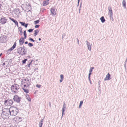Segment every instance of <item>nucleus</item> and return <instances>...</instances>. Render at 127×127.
Returning <instances> with one entry per match:
<instances>
[{
    "mask_svg": "<svg viewBox=\"0 0 127 127\" xmlns=\"http://www.w3.org/2000/svg\"><path fill=\"white\" fill-rule=\"evenodd\" d=\"M9 18L10 20L12 21L15 23V25L17 24V23H18L17 21L14 19L12 18L9 17Z\"/></svg>",
    "mask_w": 127,
    "mask_h": 127,
    "instance_id": "nucleus-16",
    "label": "nucleus"
},
{
    "mask_svg": "<svg viewBox=\"0 0 127 127\" xmlns=\"http://www.w3.org/2000/svg\"><path fill=\"white\" fill-rule=\"evenodd\" d=\"M40 26V25H36L35 26V28H38Z\"/></svg>",
    "mask_w": 127,
    "mask_h": 127,
    "instance_id": "nucleus-40",
    "label": "nucleus"
},
{
    "mask_svg": "<svg viewBox=\"0 0 127 127\" xmlns=\"http://www.w3.org/2000/svg\"><path fill=\"white\" fill-rule=\"evenodd\" d=\"M38 40H39V41H40L41 40V39L40 38H38Z\"/></svg>",
    "mask_w": 127,
    "mask_h": 127,
    "instance_id": "nucleus-60",
    "label": "nucleus"
},
{
    "mask_svg": "<svg viewBox=\"0 0 127 127\" xmlns=\"http://www.w3.org/2000/svg\"><path fill=\"white\" fill-rule=\"evenodd\" d=\"M7 63V61L5 62V63H3V64H2V66H4V65H5V64L6 63Z\"/></svg>",
    "mask_w": 127,
    "mask_h": 127,
    "instance_id": "nucleus-43",
    "label": "nucleus"
},
{
    "mask_svg": "<svg viewBox=\"0 0 127 127\" xmlns=\"http://www.w3.org/2000/svg\"><path fill=\"white\" fill-rule=\"evenodd\" d=\"M28 45L29 47H31L33 46V44L32 43H28Z\"/></svg>",
    "mask_w": 127,
    "mask_h": 127,
    "instance_id": "nucleus-31",
    "label": "nucleus"
},
{
    "mask_svg": "<svg viewBox=\"0 0 127 127\" xmlns=\"http://www.w3.org/2000/svg\"><path fill=\"white\" fill-rule=\"evenodd\" d=\"M49 3L48 1V0H44L43 3V6H45L48 5Z\"/></svg>",
    "mask_w": 127,
    "mask_h": 127,
    "instance_id": "nucleus-18",
    "label": "nucleus"
},
{
    "mask_svg": "<svg viewBox=\"0 0 127 127\" xmlns=\"http://www.w3.org/2000/svg\"><path fill=\"white\" fill-rule=\"evenodd\" d=\"M100 20L101 22L102 23H104L105 21V20L104 19V17L103 16H102L100 18Z\"/></svg>",
    "mask_w": 127,
    "mask_h": 127,
    "instance_id": "nucleus-19",
    "label": "nucleus"
},
{
    "mask_svg": "<svg viewBox=\"0 0 127 127\" xmlns=\"http://www.w3.org/2000/svg\"><path fill=\"white\" fill-rule=\"evenodd\" d=\"M25 43L26 44H27L28 43V42L27 41H26L25 42Z\"/></svg>",
    "mask_w": 127,
    "mask_h": 127,
    "instance_id": "nucleus-48",
    "label": "nucleus"
},
{
    "mask_svg": "<svg viewBox=\"0 0 127 127\" xmlns=\"http://www.w3.org/2000/svg\"><path fill=\"white\" fill-rule=\"evenodd\" d=\"M55 10V8H52L50 10V11L51 14L53 15H55L56 14V13L54 12Z\"/></svg>",
    "mask_w": 127,
    "mask_h": 127,
    "instance_id": "nucleus-14",
    "label": "nucleus"
},
{
    "mask_svg": "<svg viewBox=\"0 0 127 127\" xmlns=\"http://www.w3.org/2000/svg\"><path fill=\"white\" fill-rule=\"evenodd\" d=\"M108 10L109 11V12H112L111 7L110 6H109L108 7Z\"/></svg>",
    "mask_w": 127,
    "mask_h": 127,
    "instance_id": "nucleus-26",
    "label": "nucleus"
},
{
    "mask_svg": "<svg viewBox=\"0 0 127 127\" xmlns=\"http://www.w3.org/2000/svg\"><path fill=\"white\" fill-rule=\"evenodd\" d=\"M16 25L17 26V27H18L19 26H18V23H17V24H16Z\"/></svg>",
    "mask_w": 127,
    "mask_h": 127,
    "instance_id": "nucleus-51",
    "label": "nucleus"
},
{
    "mask_svg": "<svg viewBox=\"0 0 127 127\" xmlns=\"http://www.w3.org/2000/svg\"><path fill=\"white\" fill-rule=\"evenodd\" d=\"M14 126H13V127H16V126L15 125H14Z\"/></svg>",
    "mask_w": 127,
    "mask_h": 127,
    "instance_id": "nucleus-63",
    "label": "nucleus"
},
{
    "mask_svg": "<svg viewBox=\"0 0 127 127\" xmlns=\"http://www.w3.org/2000/svg\"><path fill=\"white\" fill-rule=\"evenodd\" d=\"M81 9V8H79V13H80V10Z\"/></svg>",
    "mask_w": 127,
    "mask_h": 127,
    "instance_id": "nucleus-50",
    "label": "nucleus"
},
{
    "mask_svg": "<svg viewBox=\"0 0 127 127\" xmlns=\"http://www.w3.org/2000/svg\"><path fill=\"white\" fill-rule=\"evenodd\" d=\"M81 106L82 105H80L79 104V108H80Z\"/></svg>",
    "mask_w": 127,
    "mask_h": 127,
    "instance_id": "nucleus-56",
    "label": "nucleus"
},
{
    "mask_svg": "<svg viewBox=\"0 0 127 127\" xmlns=\"http://www.w3.org/2000/svg\"><path fill=\"white\" fill-rule=\"evenodd\" d=\"M19 86L17 84L12 85L11 87L12 92L15 93H18V90L19 89Z\"/></svg>",
    "mask_w": 127,
    "mask_h": 127,
    "instance_id": "nucleus-2",
    "label": "nucleus"
},
{
    "mask_svg": "<svg viewBox=\"0 0 127 127\" xmlns=\"http://www.w3.org/2000/svg\"><path fill=\"white\" fill-rule=\"evenodd\" d=\"M26 5L28 7V8L29 9H30L31 8V6L30 3H27Z\"/></svg>",
    "mask_w": 127,
    "mask_h": 127,
    "instance_id": "nucleus-22",
    "label": "nucleus"
},
{
    "mask_svg": "<svg viewBox=\"0 0 127 127\" xmlns=\"http://www.w3.org/2000/svg\"><path fill=\"white\" fill-rule=\"evenodd\" d=\"M23 33H24V38H26L27 37V33H26V31L25 30L24 31Z\"/></svg>",
    "mask_w": 127,
    "mask_h": 127,
    "instance_id": "nucleus-25",
    "label": "nucleus"
},
{
    "mask_svg": "<svg viewBox=\"0 0 127 127\" xmlns=\"http://www.w3.org/2000/svg\"><path fill=\"white\" fill-rule=\"evenodd\" d=\"M94 68V67H91L90 68L89 70V72H92L93 69Z\"/></svg>",
    "mask_w": 127,
    "mask_h": 127,
    "instance_id": "nucleus-35",
    "label": "nucleus"
},
{
    "mask_svg": "<svg viewBox=\"0 0 127 127\" xmlns=\"http://www.w3.org/2000/svg\"><path fill=\"white\" fill-rule=\"evenodd\" d=\"M23 91L24 92L26 93H28L29 92V90L27 89H26L23 88Z\"/></svg>",
    "mask_w": 127,
    "mask_h": 127,
    "instance_id": "nucleus-24",
    "label": "nucleus"
},
{
    "mask_svg": "<svg viewBox=\"0 0 127 127\" xmlns=\"http://www.w3.org/2000/svg\"><path fill=\"white\" fill-rule=\"evenodd\" d=\"M89 79V81L90 82V83L91 84V80L90 78V79Z\"/></svg>",
    "mask_w": 127,
    "mask_h": 127,
    "instance_id": "nucleus-49",
    "label": "nucleus"
},
{
    "mask_svg": "<svg viewBox=\"0 0 127 127\" xmlns=\"http://www.w3.org/2000/svg\"><path fill=\"white\" fill-rule=\"evenodd\" d=\"M24 87H27V85H24Z\"/></svg>",
    "mask_w": 127,
    "mask_h": 127,
    "instance_id": "nucleus-54",
    "label": "nucleus"
},
{
    "mask_svg": "<svg viewBox=\"0 0 127 127\" xmlns=\"http://www.w3.org/2000/svg\"><path fill=\"white\" fill-rule=\"evenodd\" d=\"M83 103V101H81L80 102L79 104L80 105H82Z\"/></svg>",
    "mask_w": 127,
    "mask_h": 127,
    "instance_id": "nucleus-42",
    "label": "nucleus"
},
{
    "mask_svg": "<svg viewBox=\"0 0 127 127\" xmlns=\"http://www.w3.org/2000/svg\"><path fill=\"white\" fill-rule=\"evenodd\" d=\"M26 38H24V37H21L20 39L19 40V44L20 45H22L24 42V39Z\"/></svg>",
    "mask_w": 127,
    "mask_h": 127,
    "instance_id": "nucleus-13",
    "label": "nucleus"
},
{
    "mask_svg": "<svg viewBox=\"0 0 127 127\" xmlns=\"http://www.w3.org/2000/svg\"><path fill=\"white\" fill-rule=\"evenodd\" d=\"M77 40L78 44V45H79V40L78 39V38H77Z\"/></svg>",
    "mask_w": 127,
    "mask_h": 127,
    "instance_id": "nucleus-47",
    "label": "nucleus"
},
{
    "mask_svg": "<svg viewBox=\"0 0 127 127\" xmlns=\"http://www.w3.org/2000/svg\"><path fill=\"white\" fill-rule=\"evenodd\" d=\"M45 117L43 118L41 120L39 121V127H42L43 124V120L44 119Z\"/></svg>",
    "mask_w": 127,
    "mask_h": 127,
    "instance_id": "nucleus-15",
    "label": "nucleus"
},
{
    "mask_svg": "<svg viewBox=\"0 0 127 127\" xmlns=\"http://www.w3.org/2000/svg\"><path fill=\"white\" fill-rule=\"evenodd\" d=\"M32 61L33 60H32L31 61L30 63L28 64L27 65V66L28 67H30L31 64L32 62Z\"/></svg>",
    "mask_w": 127,
    "mask_h": 127,
    "instance_id": "nucleus-32",
    "label": "nucleus"
},
{
    "mask_svg": "<svg viewBox=\"0 0 127 127\" xmlns=\"http://www.w3.org/2000/svg\"><path fill=\"white\" fill-rule=\"evenodd\" d=\"M92 72H89V74L88 75V79H90V78L91 75L92 74Z\"/></svg>",
    "mask_w": 127,
    "mask_h": 127,
    "instance_id": "nucleus-37",
    "label": "nucleus"
},
{
    "mask_svg": "<svg viewBox=\"0 0 127 127\" xmlns=\"http://www.w3.org/2000/svg\"><path fill=\"white\" fill-rule=\"evenodd\" d=\"M7 20L5 17H4L3 18H1L0 19V23L2 24H4L6 22V21Z\"/></svg>",
    "mask_w": 127,
    "mask_h": 127,
    "instance_id": "nucleus-9",
    "label": "nucleus"
},
{
    "mask_svg": "<svg viewBox=\"0 0 127 127\" xmlns=\"http://www.w3.org/2000/svg\"><path fill=\"white\" fill-rule=\"evenodd\" d=\"M27 99L29 101H31V99L30 97H29V98H27Z\"/></svg>",
    "mask_w": 127,
    "mask_h": 127,
    "instance_id": "nucleus-45",
    "label": "nucleus"
},
{
    "mask_svg": "<svg viewBox=\"0 0 127 127\" xmlns=\"http://www.w3.org/2000/svg\"><path fill=\"white\" fill-rule=\"evenodd\" d=\"M66 105L65 104V103L64 102V104L63 106V107L62 108V116L61 117V118H62L63 115H64V112L65 111V109H66Z\"/></svg>",
    "mask_w": 127,
    "mask_h": 127,
    "instance_id": "nucleus-11",
    "label": "nucleus"
},
{
    "mask_svg": "<svg viewBox=\"0 0 127 127\" xmlns=\"http://www.w3.org/2000/svg\"><path fill=\"white\" fill-rule=\"evenodd\" d=\"M20 32V33H21V35L23 33V32H22V31H21V32Z\"/></svg>",
    "mask_w": 127,
    "mask_h": 127,
    "instance_id": "nucleus-53",
    "label": "nucleus"
},
{
    "mask_svg": "<svg viewBox=\"0 0 127 127\" xmlns=\"http://www.w3.org/2000/svg\"><path fill=\"white\" fill-rule=\"evenodd\" d=\"M85 42L86 43V44L87 45V47L88 50L89 51H91V48L92 44H90V43L87 40Z\"/></svg>",
    "mask_w": 127,
    "mask_h": 127,
    "instance_id": "nucleus-10",
    "label": "nucleus"
},
{
    "mask_svg": "<svg viewBox=\"0 0 127 127\" xmlns=\"http://www.w3.org/2000/svg\"><path fill=\"white\" fill-rule=\"evenodd\" d=\"M28 25V23L25 24V25L24 26L26 28L27 27Z\"/></svg>",
    "mask_w": 127,
    "mask_h": 127,
    "instance_id": "nucleus-41",
    "label": "nucleus"
},
{
    "mask_svg": "<svg viewBox=\"0 0 127 127\" xmlns=\"http://www.w3.org/2000/svg\"><path fill=\"white\" fill-rule=\"evenodd\" d=\"M81 6H82V2H81L80 3V6L79 8L81 9Z\"/></svg>",
    "mask_w": 127,
    "mask_h": 127,
    "instance_id": "nucleus-46",
    "label": "nucleus"
},
{
    "mask_svg": "<svg viewBox=\"0 0 127 127\" xmlns=\"http://www.w3.org/2000/svg\"><path fill=\"white\" fill-rule=\"evenodd\" d=\"M27 80L28 82L27 83V87H28L30 84V80L28 79H27Z\"/></svg>",
    "mask_w": 127,
    "mask_h": 127,
    "instance_id": "nucleus-34",
    "label": "nucleus"
},
{
    "mask_svg": "<svg viewBox=\"0 0 127 127\" xmlns=\"http://www.w3.org/2000/svg\"><path fill=\"white\" fill-rule=\"evenodd\" d=\"M80 1V0H78V4L77 5V6H78L79 5Z\"/></svg>",
    "mask_w": 127,
    "mask_h": 127,
    "instance_id": "nucleus-44",
    "label": "nucleus"
},
{
    "mask_svg": "<svg viewBox=\"0 0 127 127\" xmlns=\"http://www.w3.org/2000/svg\"><path fill=\"white\" fill-rule=\"evenodd\" d=\"M4 104L6 105L11 106L13 103V101L12 99H8L4 101Z\"/></svg>",
    "mask_w": 127,
    "mask_h": 127,
    "instance_id": "nucleus-5",
    "label": "nucleus"
},
{
    "mask_svg": "<svg viewBox=\"0 0 127 127\" xmlns=\"http://www.w3.org/2000/svg\"><path fill=\"white\" fill-rule=\"evenodd\" d=\"M19 31L20 32L22 31V28L21 27H19L18 28Z\"/></svg>",
    "mask_w": 127,
    "mask_h": 127,
    "instance_id": "nucleus-39",
    "label": "nucleus"
},
{
    "mask_svg": "<svg viewBox=\"0 0 127 127\" xmlns=\"http://www.w3.org/2000/svg\"><path fill=\"white\" fill-rule=\"evenodd\" d=\"M19 23L21 24V25L23 26H24L25 25V22H24L21 21H20L19 22Z\"/></svg>",
    "mask_w": 127,
    "mask_h": 127,
    "instance_id": "nucleus-29",
    "label": "nucleus"
},
{
    "mask_svg": "<svg viewBox=\"0 0 127 127\" xmlns=\"http://www.w3.org/2000/svg\"><path fill=\"white\" fill-rule=\"evenodd\" d=\"M34 36H35L39 32V31L37 29L34 31Z\"/></svg>",
    "mask_w": 127,
    "mask_h": 127,
    "instance_id": "nucleus-20",
    "label": "nucleus"
},
{
    "mask_svg": "<svg viewBox=\"0 0 127 127\" xmlns=\"http://www.w3.org/2000/svg\"><path fill=\"white\" fill-rule=\"evenodd\" d=\"M111 75L108 73L106 75V77L104 79V81L110 80L111 78L110 77Z\"/></svg>",
    "mask_w": 127,
    "mask_h": 127,
    "instance_id": "nucleus-12",
    "label": "nucleus"
},
{
    "mask_svg": "<svg viewBox=\"0 0 127 127\" xmlns=\"http://www.w3.org/2000/svg\"><path fill=\"white\" fill-rule=\"evenodd\" d=\"M33 29H31L28 30V31L30 33L32 32Z\"/></svg>",
    "mask_w": 127,
    "mask_h": 127,
    "instance_id": "nucleus-33",
    "label": "nucleus"
},
{
    "mask_svg": "<svg viewBox=\"0 0 127 127\" xmlns=\"http://www.w3.org/2000/svg\"><path fill=\"white\" fill-rule=\"evenodd\" d=\"M10 115L15 116L19 112L18 109L16 107H10Z\"/></svg>",
    "mask_w": 127,
    "mask_h": 127,
    "instance_id": "nucleus-3",
    "label": "nucleus"
},
{
    "mask_svg": "<svg viewBox=\"0 0 127 127\" xmlns=\"http://www.w3.org/2000/svg\"><path fill=\"white\" fill-rule=\"evenodd\" d=\"M2 113L1 115L2 116L3 115L7 116L8 117L9 115H10V108H4L2 110Z\"/></svg>",
    "mask_w": 127,
    "mask_h": 127,
    "instance_id": "nucleus-4",
    "label": "nucleus"
},
{
    "mask_svg": "<svg viewBox=\"0 0 127 127\" xmlns=\"http://www.w3.org/2000/svg\"><path fill=\"white\" fill-rule=\"evenodd\" d=\"M18 53L22 55H24L27 54V49L24 46L18 48Z\"/></svg>",
    "mask_w": 127,
    "mask_h": 127,
    "instance_id": "nucleus-1",
    "label": "nucleus"
},
{
    "mask_svg": "<svg viewBox=\"0 0 127 127\" xmlns=\"http://www.w3.org/2000/svg\"><path fill=\"white\" fill-rule=\"evenodd\" d=\"M28 57H29V58H31V56H28Z\"/></svg>",
    "mask_w": 127,
    "mask_h": 127,
    "instance_id": "nucleus-61",
    "label": "nucleus"
},
{
    "mask_svg": "<svg viewBox=\"0 0 127 127\" xmlns=\"http://www.w3.org/2000/svg\"><path fill=\"white\" fill-rule=\"evenodd\" d=\"M38 69V68H36L35 69H34V70H37Z\"/></svg>",
    "mask_w": 127,
    "mask_h": 127,
    "instance_id": "nucleus-57",
    "label": "nucleus"
},
{
    "mask_svg": "<svg viewBox=\"0 0 127 127\" xmlns=\"http://www.w3.org/2000/svg\"><path fill=\"white\" fill-rule=\"evenodd\" d=\"M126 64H125L124 67H125V68H126Z\"/></svg>",
    "mask_w": 127,
    "mask_h": 127,
    "instance_id": "nucleus-55",
    "label": "nucleus"
},
{
    "mask_svg": "<svg viewBox=\"0 0 127 127\" xmlns=\"http://www.w3.org/2000/svg\"><path fill=\"white\" fill-rule=\"evenodd\" d=\"M101 81L100 80H99L98 82V85H99V87L98 88V89L99 90H100L99 89V88H100V84Z\"/></svg>",
    "mask_w": 127,
    "mask_h": 127,
    "instance_id": "nucleus-36",
    "label": "nucleus"
},
{
    "mask_svg": "<svg viewBox=\"0 0 127 127\" xmlns=\"http://www.w3.org/2000/svg\"><path fill=\"white\" fill-rule=\"evenodd\" d=\"M65 35H63V36H62V39H63L64 37V36Z\"/></svg>",
    "mask_w": 127,
    "mask_h": 127,
    "instance_id": "nucleus-62",
    "label": "nucleus"
},
{
    "mask_svg": "<svg viewBox=\"0 0 127 127\" xmlns=\"http://www.w3.org/2000/svg\"><path fill=\"white\" fill-rule=\"evenodd\" d=\"M16 45V43L15 42L13 45L7 51V54H10V51L13 50L15 47Z\"/></svg>",
    "mask_w": 127,
    "mask_h": 127,
    "instance_id": "nucleus-7",
    "label": "nucleus"
},
{
    "mask_svg": "<svg viewBox=\"0 0 127 127\" xmlns=\"http://www.w3.org/2000/svg\"><path fill=\"white\" fill-rule=\"evenodd\" d=\"M2 55V53H1L0 54V57H1V56Z\"/></svg>",
    "mask_w": 127,
    "mask_h": 127,
    "instance_id": "nucleus-58",
    "label": "nucleus"
},
{
    "mask_svg": "<svg viewBox=\"0 0 127 127\" xmlns=\"http://www.w3.org/2000/svg\"><path fill=\"white\" fill-rule=\"evenodd\" d=\"M36 42H37V43H38V42H37V40H36Z\"/></svg>",
    "mask_w": 127,
    "mask_h": 127,
    "instance_id": "nucleus-64",
    "label": "nucleus"
},
{
    "mask_svg": "<svg viewBox=\"0 0 127 127\" xmlns=\"http://www.w3.org/2000/svg\"><path fill=\"white\" fill-rule=\"evenodd\" d=\"M41 85L39 84H37L36 85V87H37L38 88H40Z\"/></svg>",
    "mask_w": 127,
    "mask_h": 127,
    "instance_id": "nucleus-38",
    "label": "nucleus"
},
{
    "mask_svg": "<svg viewBox=\"0 0 127 127\" xmlns=\"http://www.w3.org/2000/svg\"><path fill=\"white\" fill-rule=\"evenodd\" d=\"M22 118L18 116H16L14 119V120L15 122L17 123H19L22 121Z\"/></svg>",
    "mask_w": 127,
    "mask_h": 127,
    "instance_id": "nucleus-8",
    "label": "nucleus"
},
{
    "mask_svg": "<svg viewBox=\"0 0 127 127\" xmlns=\"http://www.w3.org/2000/svg\"><path fill=\"white\" fill-rule=\"evenodd\" d=\"M27 59H25L24 60L22 61V63L23 64H25L26 63V62L27 61Z\"/></svg>",
    "mask_w": 127,
    "mask_h": 127,
    "instance_id": "nucleus-30",
    "label": "nucleus"
},
{
    "mask_svg": "<svg viewBox=\"0 0 127 127\" xmlns=\"http://www.w3.org/2000/svg\"><path fill=\"white\" fill-rule=\"evenodd\" d=\"M21 98L19 97L17 95H15L14 96L13 99L14 101L17 103H19L21 101Z\"/></svg>",
    "mask_w": 127,
    "mask_h": 127,
    "instance_id": "nucleus-6",
    "label": "nucleus"
},
{
    "mask_svg": "<svg viewBox=\"0 0 127 127\" xmlns=\"http://www.w3.org/2000/svg\"><path fill=\"white\" fill-rule=\"evenodd\" d=\"M29 40L33 42H35V40H33V39H32V38L31 37L29 38Z\"/></svg>",
    "mask_w": 127,
    "mask_h": 127,
    "instance_id": "nucleus-27",
    "label": "nucleus"
},
{
    "mask_svg": "<svg viewBox=\"0 0 127 127\" xmlns=\"http://www.w3.org/2000/svg\"><path fill=\"white\" fill-rule=\"evenodd\" d=\"M27 79H25L24 80L25 81H27Z\"/></svg>",
    "mask_w": 127,
    "mask_h": 127,
    "instance_id": "nucleus-59",
    "label": "nucleus"
},
{
    "mask_svg": "<svg viewBox=\"0 0 127 127\" xmlns=\"http://www.w3.org/2000/svg\"><path fill=\"white\" fill-rule=\"evenodd\" d=\"M10 127H13V125H11L10 126Z\"/></svg>",
    "mask_w": 127,
    "mask_h": 127,
    "instance_id": "nucleus-52",
    "label": "nucleus"
},
{
    "mask_svg": "<svg viewBox=\"0 0 127 127\" xmlns=\"http://www.w3.org/2000/svg\"><path fill=\"white\" fill-rule=\"evenodd\" d=\"M108 15L110 17V19H112V21H113V13L112 12H109L108 13Z\"/></svg>",
    "mask_w": 127,
    "mask_h": 127,
    "instance_id": "nucleus-17",
    "label": "nucleus"
},
{
    "mask_svg": "<svg viewBox=\"0 0 127 127\" xmlns=\"http://www.w3.org/2000/svg\"><path fill=\"white\" fill-rule=\"evenodd\" d=\"M60 78H61V79L60 80V82L61 83L62 82V81L64 79V75H63L61 74L60 75Z\"/></svg>",
    "mask_w": 127,
    "mask_h": 127,
    "instance_id": "nucleus-23",
    "label": "nucleus"
},
{
    "mask_svg": "<svg viewBox=\"0 0 127 127\" xmlns=\"http://www.w3.org/2000/svg\"><path fill=\"white\" fill-rule=\"evenodd\" d=\"M122 4L125 8H126V0H123Z\"/></svg>",
    "mask_w": 127,
    "mask_h": 127,
    "instance_id": "nucleus-21",
    "label": "nucleus"
},
{
    "mask_svg": "<svg viewBox=\"0 0 127 127\" xmlns=\"http://www.w3.org/2000/svg\"><path fill=\"white\" fill-rule=\"evenodd\" d=\"M39 20H37L34 21V23L35 24H37L39 23Z\"/></svg>",
    "mask_w": 127,
    "mask_h": 127,
    "instance_id": "nucleus-28",
    "label": "nucleus"
}]
</instances>
